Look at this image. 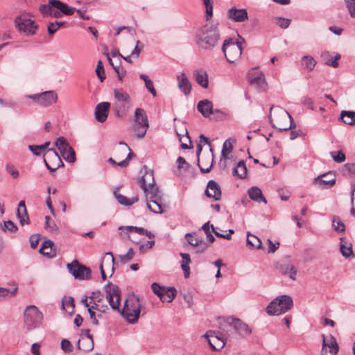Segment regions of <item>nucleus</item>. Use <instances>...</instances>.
<instances>
[{
  "label": "nucleus",
  "instance_id": "f257e3e1",
  "mask_svg": "<svg viewBox=\"0 0 355 355\" xmlns=\"http://www.w3.org/2000/svg\"><path fill=\"white\" fill-rule=\"evenodd\" d=\"M105 298L113 310L118 311L121 315L131 324L137 322L141 313V304L139 298L135 295L129 297L120 310L121 291L119 288L112 283L107 284L104 287Z\"/></svg>",
  "mask_w": 355,
  "mask_h": 355
},
{
  "label": "nucleus",
  "instance_id": "f03ea898",
  "mask_svg": "<svg viewBox=\"0 0 355 355\" xmlns=\"http://www.w3.org/2000/svg\"><path fill=\"white\" fill-rule=\"evenodd\" d=\"M39 11L44 16H51L55 18H60L64 15L70 16L76 12L81 19H89V17L85 15L87 8H83L76 10L60 0H49L48 3L40 6Z\"/></svg>",
  "mask_w": 355,
  "mask_h": 355
},
{
  "label": "nucleus",
  "instance_id": "7ed1b4c3",
  "mask_svg": "<svg viewBox=\"0 0 355 355\" xmlns=\"http://www.w3.org/2000/svg\"><path fill=\"white\" fill-rule=\"evenodd\" d=\"M220 39L218 28L213 24H206L199 28L195 35L197 45L204 50H212Z\"/></svg>",
  "mask_w": 355,
  "mask_h": 355
},
{
  "label": "nucleus",
  "instance_id": "20e7f679",
  "mask_svg": "<svg viewBox=\"0 0 355 355\" xmlns=\"http://www.w3.org/2000/svg\"><path fill=\"white\" fill-rule=\"evenodd\" d=\"M269 120L272 126L280 131H287L295 127L291 114L279 106L270 107Z\"/></svg>",
  "mask_w": 355,
  "mask_h": 355
},
{
  "label": "nucleus",
  "instance_id": "39448f33",
  "mask_svg": "<svg viewBox=\"0 0 355 355\" xmlns=\"http://www.w3.org/2000/svg\"><path fill=\"white\" fill-rule=\"evenodd\" d=\"M220 329L229 337L235 336L239 338H245L252 333L251 328L246 323L234 317L225 318L222 323H220Z\"/></svg>",
  "mask_w": 355,
  "mask_h": 355
},
{
  "label": "nucleus",
  "instance_id": "423d86ee",
  "mask_svg": "<svg viewBox=\"0 0 355 355\" xmlns=\"http://www.w3.org/2000/svg\"><path fill=\"white\" fill-rule=\"evenodd\" d=\"M112 110L116 116L123 117L132 105L130 96L123 89H114Z\"/></svg>",
  "mask_w": 355,
  "mask_h": 355
},
{
  "label": "nucleus",
  "instance_id": "0eeeda50",
  "mask_svg": "<svg viewBox=\"0 0 355 355\" xmlns=\"http://www.w3.org/2000/svg\"><path fill=\"white\" fill-rule=\"evenodd\" d=\"M243 44H245L243 39L242 42L232 38H228L224 41L222 51L228 62L234 64L239 60L242 54Z\"/></svg>",
  "mask_w": 355,
  "mask_h": 355
},
{
  "label": "nucleus",
  "instance_id": "6e6552de",
  "mask_svg": "<svg viewBox=\"0 0 355 355\" xmlns=\"http://www.w3.org/2000/svg\"><path fill=\"white\" fill-rule=\"evenodd\" d=\"M141 173L143 175L138 179V184L140 187L144 191L146 195L155 198H159L160 191L155 185L153 171L148 170L147 167L144 166L141 170Z\"/></svg>",
  "mask_w": 355,
  "mask_h": 355
},
{
  "label": "nucleus",
  "instance_id": "1a4fd4ad",
  "mask_svg": "<svg viewBox=\"0 0 355 355\" xmlns=\"http://www.w3.org/2000/svg\"><path fill=\"white\" fill-rule=\"evenodd\" d=\"M293 305V299L287 295L277 296L267 306L266 311L269 315H279L289 311Z\"/></svg>",
  "mask_w": 355,
  "mask_h": 355
},
{
  "label": "nucleus",
  "instance_id": "9d476101",
  "mask_svg": "<svg viewBox=\"0 0 355 355\" xmlns=\"http://www.w3.org/2000/svg\"><path fill=\"white\" fill-rule=\"evenodd\" d=\"M149 128L148 116L144 110L137 108L134 114V131L139 139L144 137Z\"/></svg>",
  "mask_w": 355,
  "mask_h": 355
},
{
  "label": "nucleus",
  "instance_id": "9b49d317",
  "mask_svg": "<svg viewBox=\"0 0 355 355\" xmlns=\"http://www.w3.org/2000/svg\"><path fill=\"white\" fill-rule=\"evenodd\" d=\"M24 323L29 330L39 327L43 320L42 313L34 305L28 306L24 313Z\"/></svg>",
  "mask_w": 355,
  "mask_h": 355
},
{
  "label": "nucleus",
  "instance_id": "f8f14e48",
  "mask_svg": "<svg viewBox=\"0 0 355 355\" xmlns=\"http://www.w3.org/2000/svg\"><path fill=\"white\" fill-rule=\"evenodd\" d=\"M15 24L19 32L24 33L26 35H35L37 28V25L35 24V21L21 15L15 18Z\"/></svg>",
  "mask_w": 355,
  "mask_h": 355
},
{
  "label": "nucleus",
  "instance_id": "ddd939ff",
  "mask_svg": "<svg viewBox=\"0 0 355 355\" xmlns=\"http://www.w3.org/2000/svg\"><path fill=\"white\" fill-rule=\"evenodd\" d=\"M227 336H228L226 334H223V332L212 330L207 331L204 335L210 347L215 350L222 349L225 346Z\"/></svg>",
  "mask_w": 355,
  "mask_h": 355
},
{
  "label": "nucleus",
  "instance_id": "4468645a",
  "mask_svg": "<svg viewBox=\"0 0 355 355\" xmlns=\"http://www.w3.org/2000/svg\"><path fill=\"white\" fill-rule=\"evenodd\" d=\"M69 272L76 278L79 279H87L91 275V270L79 263L77 260H73L71 263L67 265Z\"/></svg>",
  "mask_w": 355,
  "mask_h": 355
},
{
  "label": "nucleus",
  "instance_id": "2eb2a0df",
  "mask_svg": "<svg viewBox=\"0 0 355 355\" xmlns=\"http://www.w3.org/2000/svg\"><path fill=\"white\" fill-rule=\"evenodd\" d=\"M322 338V355H336L338 351L336 338L331 334Z\"/></svg>",
  "mask_w": 355,
  "mask_h": 355
},
{
  "label": "nucleus",
  "instance_id": "dca6fc26",
  "mask_svg": "<svg viewBox=\"0 0 355 355\" xmlns=\"http://www.w3.org/2000/svg\"><path fill=\"white\" fill-rule=\"evenodd\" d=\"M227 17L232 21L243 23L248 19V14L245 8L232 7L227 11Z\"/></svg>",
  "mask_w": 355,
  "mask_h": 355
},
{
  "label": "nucleus",
  "instance_id": "f3484780",
  "mask_svg": "<svg viewBox=\"0 0 355 355\" xmlns=\"http://www.w3.org/2000/svg\"><path fill=\"white\" fill-rule=\"evenodd\" d=\"M159 195V198L152 197L151 195H146L147 207L150 211L155 214H162L164 212V209L161 203V198L162 197V193L161 191Z\"/></svg>",
  "mask_w": 355,
  "mask_h": 355
},
{
  "label": "nucleus",
  "instance_id": "a211bd4d",
  "mask_svg": "<svg viewBox=\"0 0 355 355\" xmlns=\"http://www.w3.org/2000/svg\"><path fill=\"white\" fill-rule=\"evenodd\" d=\"M205 195L214 200H219L221 197V189L219 184L214 180H209L205 190Z\"/></svg>",
  "mask_w": 355,
  "mask_h": 355
},
{
  "label": "nucleus",
  "instance_id": "6ab92c4d",
  "mask_svg": "<svg viewBox=\"0 0 355 355\" xmlns=\"http://www.w3.org/2000/svg\"><path fill=\"white\" fill-rule=\"evenodd\" d=\"M110 107V103L108 102H101L96 106L95 118L97 121L103 123L106 121Z\"/></svg>",
  "mask_w": 355,
  "mask_h": 355
},
{
  "label": "nucleus",
  "instance_id": "aec40b11",
  "mask_svg": "<svg viewBox=\"0 0 355 355\" xmlns=\"http://www.w3.org/2000/svg\"><path fill=\"white\" fill-rule=\"evenodd\" d=\"M335 182L336 179L331 173L323 174L314 179V183L322 189L331 187Z\"/></svg>",
  "mask_w": 355,
  "mask_h": 355
},
{
  "label": "nucleus",
  "instance_id": "412c9836",
  "mask_svg": "<svg viewBox=\"0 0 355 355\" xmlns=\"http://www.w3.org/2000/svg\"><path fill=\"white\" fill-rule=\"evenodd\" d=\"M178 87L185 95L188 96L191 91V84L184 72L177 76Z\"/></svg>",
  "mask_w": 355,
  "mask_h": 355
},
{
  "label": "nucleus",
  "instance_id": "4be33fe9",
  "mask_svg": "<svg viewBox=\"0 0 355 355\" xmlns=\"http://www.w3.org/2000/svg\"><path fill=\"white\" fill-rule=\"evenodd\" d=\"M58 95L54 91H47L40 94V105L48 107L56 103Z\"/></svg>",
  "mask_w": 355,
  "mask_h": 355
},
{
  "label": "nucleus",
  "instance_id": "5701e85b",
  "mask_svg": "<svg viewBox=\"0 0 355 355\" xmlns=\"http://www.w3.org/2000/svg\"><path fill=\"white\" fill-rule=\"evenodd\" d=\"M197 109L205 118H207L211 114H214L212 102L208 99L200 101L198 103Z\"/></svg>",
  "mask_w": 355,
  "mask_h": 355
},
{
  "label": "nucleus",
  "instance_id": "b1692460",
  "mask_svg": "<svg viewBox=\"0 0 355 355\" xmlns=\"http://www.w3.org/2000/svg\"><path fill=\"white\" fill-rule=\"evenodd\" d=\"M17 216L21 225L30 223L29 217L27 213L25 202L24 200H21L18 204Z\"/></svg>",
  "mask_w": 355,
  "mask_h": 355
},
{
  "label": "nucleus",
  "instance_id": "393cba45",
  "mask_svg": "<svg viewBox=\"0 0 355 355\" xmlns=\"http://www.w3.org/2000/svg\"><path fill=\"white\" fill-rule=\"evenodd\" d=\"M44 157H46L47 159H49L52 162V164H56L57 167L64 166V163L60 155L53 148H47L44 153Z\"/></svg>",
  "mask_w": 355,
  "mask_h": 355
},
{
  "label": "nucleus",
  "instance_id": "a878e982",
  "mask_svg": "<svg viewBox=\"0 0 355 355\" xmlns=\"http://www.w3.org/2000/svg\"><path fill=\"white\" fill-rule=\"evenodd\" d=\"M151 288L153 293L156 294L163 302H171L173 300V294L170 291H168L171 292V296H168V298L163 297L162 293L166 289V287L162 286L159 284L154 282L151 284Z\"/></svg>",
  "mask_w": 355,
  "mask_h": 355
},
{
  "label": "nucleus",
  "instance_id": "bb28decb",
  "mask_svg": "<svg viewBox=\"0 0 355 355\" xmlns=\"http://www.w3.org/2000/svg\"><path fill=\"white\" fill-rule=\"evenodd\" d=\"M114 258L113 254L110 252H106L102 259V262L100 266H102L103 268L105 267L107 269H110L111 272L110 276H112L114 271Z\"/></svg>",
  "mask_w": 355,
  "mask_h": 355
},
{
  "label": "nucleus",
  "instance_id": "cd10ccee",
  "mask_svg": "<svg viewBox=\"0 0 355 355\" xmlns=\"http://www.w3.org/2000/svg\"><path fill=\"white\" fill-rule=\"evenodd\" d=\"M248 195L251 200L261 202H263L265 204L267 203V200L263 196L261 190L257 187H252L248 189Z\"/></svg>",
  "mask_w": 355,
  "mask_h": 355
},
{
  "label": "nucleus",
  "instance_id": "c85d7f7f",
  "mask_svg": "<svg viewBox=\"0 0 355 355\" xmlns=\"http://www.w3.org/2000/svg\"><path fill=\"white\" fill-rule=\"evenodd\" d=\"M180 256L182 258L180 261L181 268L184 272V276L185 278H188L190 275V267L189 264L191 263V258L189 254L180 252Z\"/></svg>",
  "mask_w": 355,
  "mask_h": 355
},
{
  "label": "nucleus",
  "instance_id": "c756f323",
  "mask_svg": "<svg viewBox=\"0 0 355 355\" xmlns=\"http://www.w3.org/2000/svg\"><path fill=\"white\" fill-rule=\"evenodd\" d=\"M54 243L51 240H46L42 243V247L40 249V252L49 258L55 256V252L53 251Z\"/></svg>",
  "mask_w": 355,
  "mask_h": 355
},
{
  "label": "nucleus",
  "instance_id": "7c9ffc66",
  "mask_svg": "<svg viewBox=\"0 0 355 355\" xmlns=\"http://www.w3.org/2000/svg\"><path fill=\"white\" fill-rule=\"evenodd\" d=\"M340 252L341 254L346 258L353 256L352 243L347 241L344 238H340Z\"/></svg>",
  "mask_w": 355,
  "mask_h": 355
},
{
  "label": "nucleus",
  "instance_id": "2f4dec72",
  "mask_svg": "<svg viewBox=\"0 0 355 355\" xmlns=\"http://www.w3.org/2000/svg\"><path fill=\"white\" fill-rule=\"evenodd\" d=\"M196 83L203 88L208 87V77L205 71L199 70L196 71L193 73Z\"/></svg>",
  "mask_w": 355,
  "mask_h": 355
},
{
  "label": "nucleus",
  "instance_id": "473e14b6",
  "mask_svg": "<svg viewBox=\"0 0 355 355\" xmlns=\"http://www.w3.org/2000/svg\"><path fill=\"white\" fill-rule=\"evenodd\" d=\"M114 194L117 201L122 205L130 206L137 202L139 200L137 196L132 198H128L125 196L119 193L116 191H114Z\"/></svg>",
  "mask_w": 355,
  "mask_h": 355
},
{
  "label": "nucleus",
  "instance_id": "72a5a7b5",
  "mask_svg": "<svg viewBox=\"0 0 355 355\" xmlns=\"http://www.w3.org/2000/svg\"><path fill=\"white\" fill-rule=\"evenodd\" d=\"M247 175V168L243 160L238 162L236 166L233 168V175L243 179Z\"/></svg>",
  "mask_w": 355,
  "mask_h": 355
},
{
  "label": "nucleus",
  "instance_id": "f704fd0d",
  "mask_svg": "<svg viewBox=\"0 0 355 355\" xmlns=\"http://www.w3.org/2000/svg\"><path fill=\"white\" fill-rule=\"evenodd\" d=\"M340 119L347 125H355V112L343 110Z\"/></svg>",
  "mask_w": 355,
  "mask_h": 355
},
{
  "label": "nucleus",
  "instance_id": "c9c22d12",
  "mask_svg": "<svg viewBox=\"0 0 355 355\" xmlns=\"http://www.w3.org/2000/svg\"><path fill=\"white\" fill-rule=\"evenodd\" d=\"M62 307L69 314H72L74 311L75 304L74 300L72 297H64L62 300Z\"/></svg>",
  "mask_w": 355,
  "mask_h": 355
},
{
  "label": "nucleus",
  "instance_id": "e433bc0d",
  "mask_svg": "<svg viewBox=\"0 0 355 355\" xmlns=\"http://www.w3.org/2000/svg\"><path fill=\"white\" fill-rule=\"evenodd\" d=\"M201 229L205 232V234H206L207 243H212L215 241V238L212 234V233L214 232V225L210 224L208 221L202 226Z\"/></svg>",
  "mask_w": 355,
  "mask_h": 355
},
{
  "label": "nucleus",
  "instance_id": "4c0bfd02",
  "mask_svg": "<svg viewBox=\"0 0 355 355\" xmlns=\"http://www.w3.org/2000/svg\"><path fill=\"white\" fill-rule=\"evenodd\" d=\"M17 286L12 288L0 287V301H3L13 297L17 293Z\"/></svg>",
  "mask_w": 355,
  "mask_h": 355
},
{
  "label": "nucleus",
  "instance_id": "58836bf2",
  "mask_svg": "<svg viewBox=\"0 0 355 355\" xmlns=\"http://www.w3.org/2000/svg\"><path fill=\"white\" fill-rule=\"evenodd\" d=\"M84 335H85V338H82V339L79 340L78 343L80 344V342H82V343L84 344V342H87L88 346L85 347L84 351H91L94 349V344L92 336L90 334L89 329H85ZM78 347H79V349H81V347L80 345L78 346Z\"/></svg>",
  "mask_w": 355,
  "mask_h": 355
},
{
  "label": "nucleus",
  "instance_id": "ea45409f",
  "mask_svg": "<svg viewBox=\"0 0 355 355\" xmlns=\"http://www.w3.org/2000/svg\"><path fill=\"white\" fill-rule=\"evenodd\" d=\"M301 64L307 71H311L316 64V61L311 56L304 55L302 58Z\"/></svg>",
  "mask_w": 355,
  "mask_h": 355
},
{
  "label": "nucleus",
  "instance_id": "a19ab883",
  "mask_svg": "<svg viewBox=\"0 0 355 355\" xmlns=\"http://www.w3.org/2000/svg\"><path fill=\"white\" fill-rule=\"evenodd\" d=\"M247 236V245L255 249L261 248L262 243L259 238L251 234L250 232H248Z\"/></svg>",
  "mask_w": 355,
  "mask_h": 355
},
{
  "label": "nucleus",
  "instance_id": "79ce46f5",
  "mask_svg": "<svg viewBox=\"0 0 355 355\" xmlns=\"http://www.w3.org/2000/svg\"><path fill=\"white\" fill-rule=\"evenodd\" d=\"M332 227L338 233H343L345 231V225L337 216H334L332 218Z\"/></svg>",
  "mask_w": 355,
  "mask_h": 355
},
{
  "label": "nucleus",
  "instance_id": "37998d69",
  "mask_svg": "<svg viewBox=\"0 0 355 355\" xmlns=\"http://www.w3.org/2000/svg\"><path fill=\"white\" fill-rule=\"evenodd\" d=\"M140 79L143 80L145 82V86L146 89L151 93L153 96H156L157 92L154 87L153 81L148 78V76L145 74L139 75Z\"/></svg>",
  "mask_w": 355,
  "mask_h": 355
},
{
  "label": "nucleus",
  "instance_id": "c03bdc74",
  "mask_svg": "<svg viewBox=\"0 0 355 355\" xmlns=\"http://www.w3.org/2000/svg\"><path fill=\"white\" fill-rule=\"evenodd\" d=\"M60 153L67 162L73 163L76 161V154L72 147L68 148L66 151H62Z\"/></svg>",
  "mask_w": 355,
  "mask_h": 355
},
{
  "label": "nucleus",
  "instance_id": "a18cd8bd",
  "mask_svg": "<svg viewBox=\"0 0 355 355\" xmlns=\"http://www.w3.org/2000/svg\"><path fill=\"white\" fill-rule=\"evenodd\" d=\"M55 145L58 147L60 153L64 150L66 151V149L71 147L67 139L63 137H58L55 142Z\"/></svg>",
  "mask_w": 355,
  "mask_h": 355
},
{
  "label": "nucleus",
  "instance_id": "49530a36",
  "mask_svg": "<svg viewBox=\"0 0 355 355\" xmlns=\"http://www.w3.org/2000/svg\"><path fill=\"white\" fill-rule=\"evenodd\" d=\"M107 57L109 60L110 64L113 67L114 71L117 73L118 79L119 80H122L123 77L125 76V71L123 70V69H121L119 66L114 65L109 53H107Z\"/></svg>",
  "mask_w": 355,
  "mask_h": 355
},
{
  "label": "nucleus",
  "instance_id": "de8ad7c7",
  "mask_svg": "<svg viewBox=\"0 0 355 355\" xmlns=\"http://www.w3.org/2000/svg\"><path fill=\"white\" fill-rule=\"evenodd\" d=\"M65 24V22L64 21H55L54 22H50L48 25V33L49 35H53L56 31L57 30L60 28L61 26H62L64 24Z\"/></svg>",
  "mask_w": 355,
  "mask_h": 355
},
{
  "label": "nucleus",
  "instance_id": "09e8293b",
  "mask_svg": "<svg viewBox=\"0 0 355 355\" xmlns=\"http://www.w3.org/2000/svg\"><path fill=\"white\" fill-rule=\"evenodd\" d=\"M2 230L4 232L8 231L10 233H15L18 227L15 225V224L12 220L4 221L3 225L1 227Z\"/></svg>",
  "mask_w": 355,
  "mask_h": 355
},
{
  "label": "nucleus",
  "instance_id": "8fccbe9b",
  "mask_svg": "<svg viewBox=\"0 0 355 355\" xmlns=\"http://www.w3.org/2000/svg\"><path fill=\"white\" fill-rule=\"evenodd\" d=\"M45 228L51 232H58V227L55 224V223L50 218V216H46L45 217Z\"/></svg>",
  "mask_w": 355,
  "mask_h": 355
},
{
  "label": "nucleus",
  "instance_id": "3c124183",
  "mask_svg": "<svg viewBox=\"0 0 355 355\" xmlns=\"http://www.w3.org/2000/svg\"><path fill=\"white\" fill-rule=\"evenodd\" d=\"M211 243H208L207 241H204L203 240L200 241L198 245H196L194 247V252L196 254H201L205 252Z\"/></svg>",
  "mask_w": 355,
  "mask_h": 355
},
{
  "label": "nucleus",
  "instance_id": "603ef678",
  "mask_svg": "<svg viewBox=\"0 0 355 355\" xmlns=\"http://www.w3.org/2000/svg\"><path fill=\"white\" fill-rule=\"evenodd\" d=\"M119 145H123L125 148L129 150V153L127 155V157L125 159L121 161L120 162L116 163V164L121 167H125L128 164V160L131 159V157L134 155V154L131 152L130 148L129 146L124 142L121 141L119 142Z\"/></svg>",
  "mask_w": 355,
  "mask_h": 355
},
{
  "label": "nucleus",
  "instance_id": "864d4df0",
  "mask_svg": "<svg viewBox=\"0 0 355 355\" xmlns=\"http://www.w3.org/2000/svg\"><path fill=\"white\" fill-rule=\"evenodd\" d=\"M330 154L334 161H335L337 163H342L346 159L345 153L340 150L332 151L330 153Z\"/></svg>",
  "mask_w": 355,
  "mask_h": 355
},
{
  "label": "nucleus",
  "instance_id": "5fc2aeb1",
  "mask_svg": "<svg viewBox=\"0 0 355 355\" xmlns=\"http://www.w3.org/2000/svg\"><path fill=\"white\" fill-rule=\"evenodd\" d=\"M96 73L101 82H103L105 79V69L101 60L98 62Z\"/></svg>",
  "mask_w": 355,
  "mask_h": 355
},
{
  "label": "nucleus",
  "instance_id": "6e6d98bb",
  "mask_svg": "<svg viewBox=\"0 0 355 355\" xmlns=\"http://www.w3.org/2000/svg\"><path fill=\"white\" fill-rule=\"evenodd\" d=\"M178 168L179 170H183L184 171H189L191 168L190 164L187 162L185 159L182 157H178L177 159Z\"/></svg>",
  "mask_w": 355,
  "mask_h": 355
},
{
  "label": "nucleus",
  "instance_id": "4d7b16f0",
  "mask_svg": "<svg viewBox=\"0 0 355 355\" xmlns=\"http://www.w3.org/2000/svg\"><path fill=\"white\" fill-rule=\"evenodd\" d=\"M284 274L288 275L292 280H295L297 269L293 265H287L284 270Z\"/></svg>",
  "mask_w": 355,
  "mask_h": 355
},
{
  "label": "nucleus",
  "instance_id": "13d9d810",
  "mask_svg": "<svg viewBox=\"0 0 355 355\" xmlns=\"http://www.w3.org/2000/svg\"><path fill=\"white\" fill-rule=\"evenodd\" d=\"M134 255H135L134 250L132 248H130L125 254L119 256L120 261L122 263H126L130 261L133 259Z\"/></svg>",
  "mask_w": 355,
  "mask_h": 355
},
{
  "label": "nucleus",
  "instance_id": "bf43d9fd",
  "mask_svg": "<svg viewBox=\"0 0 355 355\" xmlns=\"http://www.w3.org/2000/svg\"><path fill=\"white\" fill-rule=\"evenodd\" d=\"M227 141H225L223 146V149L221 151V157L223 159H228V155L230 154V153L232 150V146L230 143L228 144L227 146Z\"/></svg>",
  "mask_w": 355,
  "mask_h": 355
},
{
  "label": "nucleus",
  "instance_id": "052dcab7",
  "mask_svg": "<svg viewBox=\"0 0 355 355\" xmlns=\"http://www.w3.org/2000/svg\"><path fill=\"white\" fill-rule=\"evenodd\" d=\"M344 1L350 16L355 18V0H344Z\"/></svg>",
  "mask_w": 355,
  "mask_h": 355
},
{
  "label": "nucleus",
  "instance_id": "680f3d73",
  "mask_svg": "<svg viewBox=\"0 0 355 355\" xmlns=\"http://www.w3.org/2000/svg\"><path fill=\"white\" fill-rule=\"evenodd\" d=\"M185 238L187 239V242L189 245L192 246H195L196 245L198 244V242L200 241H202V238L198 237H193V234L191 233H187L185 234Z\"/></svg>",
  "mask_w": 355,
  "mask_h": 355
},
{
  "label": "nucleus",
  "instance_id": "e2e57ef3",
  "mask_svg": "<svg viewBox=\"0 0 355 355\" xmlns=\"http://www.w3.org/2000/svg\"><path fill=\"white\" fill-rule=\"evenodd\" d=\"M206 7L207 19H209L213 15V6L211 0H202Z\"/></svg>",
  "mask_w": 355,
  "mask_h": 355
},
{
  "label": "nucleus",
  "instance_id": "0e129e2a",
  "mask_svg": "<svg viewBox=\"0 0 355 355\" xmlns=\"http://www.w3.org/2000/svg\"><path fill=\"white\" fill-rule=\"evenodd\" d=\"M61 348L64 352H71L73 350V345L71 342L67 339L61 341Z\"/></svg>",
  "mask_w": 355,
  "mask_h": 355
},
{
  "label": "nucleus",
  "instance_id": "69168bd1",
  "mask_svg": "<svg viewBox=\"0 0 355 355\" xmlns=\"http://www.w3.org/2000/svg\"><path fill=\"white\" fill-rule=\"evenodd\" d=\"M290 19L282 17H277L276 19V24L282 28H286L290 25Z\"/></svg>",
  "mask_w": 355,
  "mask_h": 355
},
{
  "label": "nucleus",
  "instance_id": "338daca9",
  "mask_svg": "<svg viewBox=\"0 0 355 355\" xmlns=\"http://www.w3.org/2000/svg\"><path fill=\"white\" fill-rule=\"evenodd\" d=\"M340 58V55L337 53L334 57L329 58L325 64L332 67L334 68H336L338 66V60Z\"/></svg>",
  "mask_w": 355,
  "mask_h": 355
},
{
  "label": "nucleus",
  "instance_id": "774afa93",
  "mask_svg": "<svg viewBox=\"0 0 355 355\" xmlns=\"http://www.w3.org/2000/svg\"><path fill=\"white\" fill-rule=\"evenodd\" d=\"M277 192L282 200L287 201L289 199L291 193L288 191L279 189Z\"/></svg>",
  "mask_w": 355,
  "mask_h": 355
}]
</instances>
